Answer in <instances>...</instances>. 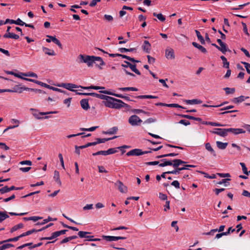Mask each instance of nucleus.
<instances>
[{"mask_svg": "<svg viewBox=\"0 0 250 250\" xmlns=\"http://www.w3.org/2000/svg\"><path fill=\"white\" fill-rule=\"evenodd\" d=\"M23 90H29V88L26 87H20L19 85H16L14 86L13 89H8V92H17L21 93Z\"/></svg>", "mask_w": 250, "mask_h": 250, "instance_id": "1a4fd4ad", "label": "nucleus"}, {"mask_svg": "<svg viewBox=\"0 0 250 250\" xmlns=\"http://www.w3.org/2000/svg\"><path fill=\"white\" fill-rule=\"evenodd\" d=\"M46 37L48 38L46 39V42L48 43L51 42H53L56 44L61 49L62 48V46L60 41L56 38L55 36H52L50 35H47Z\"/></svg>", "mask_w": 250, "mask_h": 250, "instance_id": "39448f33", "label": "nucleus"}, {"mask_svg": "<svg viewBox=\"0 0 250 250\" xmlns=\"http://www.w3.org/2000/svg\"><path fill=\"white\" fill-rule=\"evenodd\" d=\"M80 87H81L82 88L84 89H96V90L104 88V87H100V86H93V85L90 86H88V87L80 86Z\"/></svg>", "mask_w": 250, "mask_h": 250, "instance_id": "a19ab883", "label": "nucleus"}, {"mask_svg": "<svg viewBox=\"0 0 250 250\" xmlns=\"http://www.w3.org/2000/svg\"><path fill=\"white\" fill-rule=\"evenodd\" d=\"M224 89L225 90L227 94H233L235 91L234 88L226 87L224 88Z\"/></svg>", "mask_w": 250, "mask_h": 250, "instance_id": "37998d69", "label": "nucleus"}, {"mask_svg": "<svg viewBox=\"0 0 250 250\" xmlns=\"http://www.w3.org/2000/svg\"><path fill=\"white\" fill-rule=\"evenodd\" d=\"M142 49L144 51L149 53L151 49V44L148 41H145L144 45L142 46Z\"/></svg>", "mask_w": 250, "mask_h": 250, "instance_id": "dca6fc26", "label": "nucleus"}, {"mask_svg": "<svg viewBox=\"0 0 250 250\" xmlns=\"http://www.w3.org/2000/svg\"><path fill=\"white\" fill-rule=\"evenodd\" d=\"M80 104H81V105L82 107L84 110H87L90 108V106H89V104H88V101L86 99H82L80 101Z\"/></svg>", "mask_w": 250, "mask_h": 250, "instance_id": "f3484780", "label": "nucleus"}, {"mask_svg": "<svg viewBox=\"0 0 250 250\" xmlns=\"http://www.w3.org/2000/svg\"><path fill=\"white\" fill-rule=\"evenodd\" d=\"M153 15L154 17H156L161 21H164L166 20L165 17L161 13L157 14L154 12L153 13Z\"/></svg>", "mask_w": 250, "mask_h": 250, "instance_id": "ea45409f", "label": "nucleus"}, {"mask_svg": "<svg viewBox=\"0 0 250 250\" xmlns=\"http://www.w3.org/2000/svg\"><path fill=\"white\" fill-rule=\"evenodd\" d=\"M100 92H101L102 93L108 94V95H113V96H114L115 97H118V98H123V99L124 98V96H125L123 95L122 94L113 93H112L111 92H109V91H108L107 90L101 91Z\"/></svg>", "mask_w": 250, "mask_h": 250, "instance_id": "393cba45", "label": "nucleus"}, {"mask_svg": "<svg viewBox=\"0 0 250 250\" xmlns=\"http://www.w3.org/2000/svg\"><path fill=\"white\" fill-rule=\"evenodd\" d=\"M119 89L120 90L123 91H138V89L136 87H120L119 88Z\"/></svg>", "mask_w": 250, "mask_h": 250, "instance_id": "c9c22d12", "label": "nucleus"}, {"mask_svg": "<svg viewBox=\"0 0 250 250\" xmlns=\"http://www.w3.org/2000/svg\"><path fill=\"white\" fill-rule=\"evenodd\" d=\"M136 98L143 99H157V96L152 95H140L136 97Z\"/></svg>", "mask_w": 250, "mask_h": 250, "instance_id": "2f4dec72", "label": "nucleus"}, {"mask_svg": "<svg viewBox=\"0 0 250 250\" xmlns=\"http://www.w3.org/2000/svg\"><path fill=\"white\" fill-rule=\"evenodd\" d=\"M195 32L196 34L198 39L200 41V42L202 44H204L205 43V40L204 39L202 36L201 35L200 32L197 30H195Z\"/></svg>", "mask_w": 250, "mask_h": 250, "instance_id": "72a5a7b5", "label": "nucleus"}, {"mask_svg": "<svg viewBox=\"0 0 250 250\" xmlns=\"http://www.w3.org/2000/svg\"><path fill=\"white\" fill-rule=\"evenodd\" d=\"M227 132H230L234 134V135H238L241 133H245L246 131L242 128H227Z\"/></svg>", "mask_w": 250, "mask_h": 250, "instance_id": "ddd939ff", "label": "nucleus"}, {"mask_svg": "<svg viewBox=\"0 0 250 250\" xmlns=\"http://www.w3.org/2000/svg\"><path fill=\"white\" fill-rule=\"evenodd\" d=\"M117 130L118 127L115 126L110 129V130L108 131H104L103 133L106 134H114L117 132Z\"/></svg>", "mask_w": 250, "mask_h": 250, "instance_id": "4c0bfd02", "label": "nucleus"}, {"mask_svg": "<svg viewBox=\"0 0 250 250\" xmlns=\"http://www.w3.org/2000/svg\"><path fill=\"white\" fill-rule=\"evenodd\" d=\"M55 181L60 185L61 186L62 183L60 179V174L59 172L57 170H55L54 171V174L53 177Z\"/></svg>", "mask_w": 250, "mask_h": 250, "instance_id": "cd10ccee", "label": "nucleus"}, {"mask_svg": "<svg viewBox=\"0 0 250 250\" xmlns=\"http://www.w3.org/2000/svg\"><path fill=\"white\" fill-rule=\"evenodd\" d=\"M116 149L115 148H111L105 150L106 155L115 153L117 151Z\"/></svg>", "mask_w": 250, "mask_h": 250, "instance_id": "09e8293b", "label": "nucleus"}, {"mask_svg": "<svg viewBox=\"0 0 250 250\" xmlns=\"http://www.w3.org/2000/svg\"><path fill=\"white\" fill-rule=\"evenodd\" d=\"M9 188L7 186H5L3 187L2 188L0 189V193L1 194H3L5 193H7L9 192Z\"/></svg>", "mask_w": 250, "mask_h": 250, "instance_id": "3c124183", "label": "nucleus"}, {"mask_svg": "<svg viewBox=\"0 0 250 250\" xmlns=\"http://www.w3.org/2000/svg\"><path fill=\"white\" fill-rule=\"evenodd\" d=\"M128 122L131 125L135 126L140 125L142 120L138 116L133 115L129 117Z\"/></svg>", "mask_w": 250, "mask_h": 250, "instance_id": "20e7f679", "label": "nucleus"}, {"mask_svg": "<svg viewBox=\"0 0 250 250\" xmlns=\"http://www.w3.org/2000/svg\"><path fill=\"white\" fill-rule=\"evenodd\" d=\"M147 58L148 59V62L149 64L154 63L155 62V59L152 57H151L149 55L147 56Z\"/></svg>", "mask_w": 250, "mask_h": 250, "instance_id": "bf43d9fd", "label": "nucleus"}, {"mask_svg": "<svg viewBox=\"0 0 250 250\" xmlns=\"http://www.w3.org/2000/svg\"><path fill=\"white\" fill-rule=\"evenodd\" d=\"M185 102L187 104H201L202 103V101H201L200 100H198V99L186 100H185Z\"/></svg>", "mask_w": 250, "mask_h": 250, "instance_id": "a878e982", "label": "nucleus"}, {"mask_svg": "<svg viewBox=\"0 0 250 250\" xmlns=\"http://www.w3.org/2000/svg\"><path fill=\"white\" fill-rule=\"evenodd\" d=\"M115 102L123 103V102L122 100L109 96H108V98H106L105 101H104L103 103L105 106L112 108Z\"/></svg>", "mask_w": 250, "mask_h": 250, "instance_id": "f03ea898", "label": "nucleus"}, {"mask_svg": "<svg viewBox=\"0 0 250 250\" xmlns=\"http://www.w3.org/2000/svg\"><path fill=\"white\" fill-rule=\"evenodd\" d=\"M244 96H241L239 97L234 98L231 100V102L234 104H238L240 103L243 102L245 100Z\"/></svg>", "mask_w": 250, "mask_h": 250, "instance_id": "bb28decb", "label": "nucleus"}, {"mask_svg": "<svg viewBox=\"0 0 250 250\" xmlns=\"http://www.w3.org/2000/svg\"><path fill=\"white\" fill-rule=\"evenodd\" d=\"M230 181V179L227 178V179H223L221 181L218 182L217 184L219 185H222L223 184H224L226 186H228V184H227V182Z\"/></svg>", "mask_w": 250, "mask_h": 250, "instance_id": "6e6d98bb", "label": "nucleus"}, {"mask_svg": "<svg viewBox=\"0 0 250 250\" xmlns=\"http://www.w3.org/2000/svg\"><path fill=\"white\" fill-rule=\"evenodd\" d=\"M161 161L164 163L165 167L167 166H172L173 167V162H172V160H167L166 159H164L161 160Z\"/></svg>", "mask_w": 250, "mask_h": 250, "instance_id": "58836bf2", "label": "nucleus"}, {"mask_svg": "<svg viewBox=\"0 0 250 250\" xmlns=\"http://www.w3.org/2000/svg\"><path fill=\"white\" fill-rule=\"evenodd\" d=\"M124 63L128 64L129 65V67L131 69V70L135 72L137 75H140L141 73L136 68V64H132L130 62H127V61H124Z\"/></svg>", "mask_w": 250, "mask_h": 250, "instance_id": "2eb2a0df", "label": "nucleus"}, {"mask_svg": "<svg viewBox=\"0 0 250 250\" xmlns=\"http://www.w3.org/2000/svg\"><path fill=\"white\" fill-rule=\"evenodd\" d=\"M172 162H173V167H177L180 165H184L187 163L186 162L178 159L173 160Z\"/></svg>", "mask_w": 250, "mask_h": 250, "instance_id": "5701e85b", "label": "nucleus"}, {"mask_svg": "<svg viewBox=\"0 0 250 250\" xmlns=\"http://www.w3.org/2000/svg\"><path fill=\"white\" fill-rule=\"evenodd\" d=\"M228 144L227 143H222L220 141L216 142L217 146L219 149H225L227 147Z\"/></svg>", "mask_w": 250, "mask_h": 250, "instance_id": "c756f323", "label": "nucleus"}, {"mask_svg": "<svg viewBox=\"0 0 250 250\" xmlns=\"http://www.w3.org/2000/svg\"><path fill=\"white\" fill-rule=\"evenodd\" d=\"M167 107H177V108H180L182 109H186L185 107L177 104H167Z\"/></svg>", "mask_w": 250, "mask_h": 250, "instance_id": "c03bdc74", "label": "nucleus"}, {"mask_svg": "<svg viewBox=\"0 0 250 250\" xmlns=\"http://www.w3.org/2000/svg\"><path fill=\"white\" fill-rule=\"evenodd\" d=\"M198 172L201 173V174H205V177H206V178H209V179H214V178H216V175L215 174H212V175L211 176H209L208 175L207 173L203 172V171H198Z\"/></svg>", "mask_w": 250, "mask_h": 250, "instance_id": "de8ad7c7", "label": "nucleus"}, {"mask_svg": "<svg viewBox=\"0 0 250 250\" xmlns=\"http://www.w3.org/2000/svg\"><path fill=\"white\" fill-rule=\"evenodd\" d=\"M128 106H129V105L125 103L124 102H123V103H118V102H114L112 108L120 109L123 107H128Z\"/></svg>", "mask_w": 250, "mask_h": 250, "instance_id": "aec40b11", "label": "nucleus"}, {"mask_svg": "<svg viewBox=\"0 0 250 250\" xmlns=\"http://www.w3.org/2000/svg\"><path fill=\"white\" fill-rule=\"evenodd\" d=\"M242 24L243 25V31L244 32H245V33L248 36H250V34L248 31V29H247V25L244 22H242Z\"/></svg>", "mask_w": 250, "mask_h": 250, "instance_id": "680f3d73", "label": "nucleus"}, {"mask_svg": "<svg viewBox=\"0 0 250 250\" xmlns=\"http://www.w3.org/2000/svg\"><path fill=\"white\" fill-rule=\"evenodd\" d=\"M202 124L204 125H208L214 126H225L224 125L215 123V122H203Z\"/></svg>", "mask_w": 250, "mask_h": 250, "instance_id": "7c9ffc66", "label": "nucleus"}, {"mask_svg": "<svg viewBox=\"0 0 250 250\" xmlns=\"http://www.w3.org/2000/svg\"><path fill=\"white\" fill-rule=\"evenodd\" d=\"M159 197L160 199L162 200H166L167 199V195L162 193H159Z\"/></svg>", "mask_w": 250, "mask_h": 250, "instance_id": "774afa93", "label": "nucleus"}, {"mask_svg": "<svg viewBox=\"0 0 250 250\" xmlns=\"http://www.w3.org/2000/svg\"><path fill=\"white\" fill-rule=\"evenodd\" d=\"M216 174L221 177L225 178V177H230V175L229 173H217Z\"/></svg>", "mask_w": 250, "mask_h": 250, "instance_id": "e2e57ef3", "label": "nucleus"}, {"mask_svg": "<svg viewBox=\"0 0 250 250\" xmlns=\"http://www.w3.org/2000/svg\"><path fill=\"white\" fill-rule=\"evenodd\" d=\"M104 155V156L106 155V151L105 150H100L96 153H93L92 154L93 156H96V155Z\"/></svg>", "mask_w": 250, "mask_h": 250, "instance_id": "5fc2aeb1", "label": "nucleus"}, {"mask_svg": "<svg viewBox=\"0 0 250 250\" xmlns=\"http://www.w3.org/2000/svg\"><path fill=\"white\" fill-rule=\"evenodd\" d=\"M9 218V215L6 212L0 211V223H1L6 218Z\"/></svg>", "mask_w": 250, "mask_h": 250, "instance_id": "f704fd0d", "label": "nucleus"}, {"mask_svg": "<svg viewBox=\"0 0 250 250\" xmlns=\"http://www.w3.org/2000/svg\"><path fill=\"white\" fill-rule=\"evenodd\" d=\"M23 228V224L22 223H20L17 225L14 226L11 229L10 232L11 233L19 229H22Z\"/></svg>", "mask_w": 250, "mask_h": 250, "instance_id": "473e14b6", "label": "nucleus"}, {"mask_svg": "<svg viewBox=\"0 0 250 250\" xmlns=\"http://www.w3.org/2000/svg\"><path fill=\"white\" fill-rule=\"evenodd\" d=\"M99 126H93L90 128H81L80 129L82 131H93L96 130Z\"/></svg>", "mask_w": 250, "mask_h": 250, "instance_id": "49530a36", "label": "nucleus"}, {"mask_svg": "<svg viewBox=\"0 0 250 250\" xmlns=\"http://www.w3.org/2000/svg\"><path fill=\"white\" fill-rule=\"evenodd\" d=\"M240 165L242 167V170H243V173L245 174H246V175H249V172H248V171L247 170V168L246 167L245 164L244 163H240Z\"/></svg>", "mask_w": 250, "mask_h": 250, "instance_id": "8fccbe9b", "label": "nucleus"}, {"mask_svg": "<svg viewBox=\"0 0 250 250\" xmlns=\"http://www.w3.org/2000/svg\"><path fill=\"white\" fill-rule=\"evenodd\" d=\"M101 0H92L89 4V6L91 7H94L96 5L97 2H100Z\"/></svg>", "mask_w": 250, "mask_h": 250, "instance_id": "69168bd1", "label": "nucleus"}, {"mask_svg": "<svg viewBox=\"0 0 250 250\" xmlns=\"http://www.w3.org/2000/svg\"><path fill=\"white\" fill-rule=\"evenodd\" d=\"M14 247V245L12 244H3L1 246L2 250Z\"/></svg>", "mask_w": 250, "mask_h": 250, "instance_id": "052dcab7", "label": "nucleus"}, {"mask_svg": "<svg viewBox=\"0 0 250 250\" xmlns=\"http://www.w3.org/2000/svg\"><path fill=\"white\" fill-rule=\"evenodd\" d=\"M220 45V46H219V48H218V49L222 53L225 54L227 51L231 52V50L228 48L227 45L225 42H223V44H221Z\"/></svg>", "mask_w": 250, "mask_h": 250, "instance_id": "a211bd4d", "label": "nucleus"}, {"mask_svg": "<svg viewBox=\"0 0 250 250\" xmlns=\"http://www.w3.org/2000/svg\"><path fill=\"white\" fill-rule=\"evenodd\" d=\"M42 49L43 52L46 55L49 56H55L56 55V53L53 49H49L46 47H42Z\"/></svg>", "mask_w": 250, "mask_h": 250, "instance_id": "6ab92c4d", "label": "nucleus"}, {"mask_svg": "<svg viewBox=\"0 0 250 250\" xmlns=\"http://www.w3.org/2000/svg\"><path fill=\"white\" fill-rule=\"evenodd\" d=\"M220 58L223 62V67H224L226 68H229V62H228L227 61L226 58L225 57H224V56H221L220 57Z\"/></svg>", "mask_w": 250, "mask_h": 250, "instance_id": "e433bc0d", "label": "nucleus"}, {"mask_svg": "<svg viewBox=\"0 0 250 250\" xmlns=\"http://www.w3.org/2000/svg\"><path fill=\"white\" fill-rule=\"evenodd\" d=\"M58 156H59V158L60 159V162L61 163V165H62V168L63 169H64L65 167H64V162H63V159L62 155V154L61 153H60V154H59Z\"/></svg>", "mask_w": 250, "mask_h": 250, "instance_id": "0e129e2a", "label": "nucleus"}, {"mask_svg": "<svg viewBox=\"0 0 250 250\" xmlns=\"http://www.w3.org/2000/svg\"><path fill=\"white\" fill-rule=\"evenodd\" d=\"M91 234V232H88V231H80L78 234L79 235V236L80 237V238H87V240L89 239H90V238H92L94 237L93 236H89V235H87V234Z\"/></svg>", "mask_w": 250, "mask_h": 250, "instance_id": "4468645a", "label": "nucleus"}, {"mask_svg": "<svg viewBox=\"0 0 250 250\" xmlns=\"http://www.w3.org/2000/svg\"><path fill=\"white\" fill-rule=\"evenodd\" d=\"M212 133L218 135L222 137H225L227 135V128H214L213 131H210Z\"/></svg>", "mask_w": 250, "mask_h": 250, "instance_id": "423d86ee", "label": "nucleus"}, {"mask_svg": "<svg viewBox=\"0 0 250 250\" xmlns=\"http://www.w3.org/2000/svg\"><path fill=\"white\" fill-rule=\"evenodd\" d=\"M150 151H142V149L139 148H135L131 150L126 153V155L127 156H140L148 153H150Z\"/></svg>", "mask_w": 250, "mask_h": 250, "instance_id": "7ed1b4c3", "label": "nucleus"}, {"mask_svg": "<svg viewBox=\"0 0 250 250\" xmlns=\"http://www.w3.org/2000/svg\"><path fill=\"white\" fill-rule=\"evenodd\" d=\"M155 121H156V119H154V118H148L147 120H146L144 122V123L145 124H150L151 123L155 122Z\"/></svg>", "mask_w": 250, "mask_h": 250, "instance_id": "338daca9", "label": "nucleus"}, {"mask_svg": "<svg viewBox=\"0 0 250 250\" xmlns=\"http://www.w3.org/2000/svg\"><path fill=\"white\" fill-rule=\"evenodd\" d=\"M61 235H62V234L60 230H59V231H57L53 232L51 234V236L50 237H42L40 238V240H50L54 239L60 236Z\"/></svg>", "mask_w": 250, "mask_h": 250, "instance_id": "f8f14e48", "label": "nucleus"}, {"mask_svg": "<svg viewBox=\"0 0 250 250\" xmlns=\"http://www.w3.org/2000/svg\"><path fill=\"white\" fill-rule=\"evenodd\" d=\"M205 147L207 150L209 151L214 156H216V154L213 149L212 148L210 144L209 143H206Z\"/></svg>", "mask_w": 250, "mask_h": 250, "instance_id": "c85d7f7f", "label": "nucleus"}, {"mask_svg": "<svg viewBox=\"0 0 250 250\" xmlns=\"http://www.w3.org/2000/svg\"><path fill=\"white\" fill-rule=\"evenodd\" d=\"M115 186L118 188L119 190L122 193H126L127 192V188L124 185L123 183L120 180L117 181Z\"/></svg>", "mask_w": 250, "mask_h": 250, "instance_id": "6e6552de", "label": "nucleus"}, {"mask_svg": "<svg viewBox=\"0 0 250 250\" xmlns=\"http://www.w3.org/2000/svg\"><path fill=\"white\" fill-rule=\"evenodd\" d=\"M58 86L60 87H62L68 90L74 92H76L77 90H74L73 88L79 87V86H78L77 85L69 83H62L61 84L59 85ZM79 87H80V86H79Z\"/></svg>", "mask_w": 250, "mask_h": 250, "instance_id": "0eeeda50", "label": "nucleus"}, {"mask_svg": "<svg viewBox=\"0 0 250 250\" xmlns=\"http://www.w3.org/2000/svg\"><path fill=\"white\" fill-rule=\"evenodd\" d=\"M90 96H92L94 97L98 98L101 99L105 100L106 99V98H108V96H106L103 94H99L96 93H89Z\"/></svg>", "mask_w": 250, "mask_h": 250, "instance_id": "b1692460", "label": "nucleus"}, {"mask_svg": "<svg viewBox=\"0 0 250 250\" xmlns=\"http://www.w3.org/2000/svg\"><path fill=\"white\" fill-rule=\"evenodd\" d=\"M78 59L79 63H86L89 67L92 66L95 61H98V62H100L99 64L100 65L105 64L103 59L100 57L80 54L78 56Z\"/></svg>", "mask_w": 250, "mask_h": 250, "instance_id": "f257e3e1", "label": "nucleus"}, {"mask_svg": "<svg viewBox=\"0 0 250 250\" xmlns=\"http://www.w3.org/2000/svg\"><path fill=\"white\" fill-rule=\"evenodd\" d=\"M165 56L167 59H174L175 58L174 50L171 48H167Z\"/></svg>", "mask_w": 250, "mask_h": 250, "instance_id": "9d476101", "label": "nucleus"}, {"mask_svg": "<svg viewBox=\"0 0 250 250\" xmlns=\"http://www.w3.org/2000/svg\"><path fill=\"white\" fill-rule=\"evenodd\" d=\"M15 34L11 32H8V33H6L3 35V37L4 38H11L13 39Z\"/></svg>", "mask_w": 250, "mask_h": 250, "instance_id": "4d7b16f0", "label": "nucleus"}, {"mask_svg": "<svg viewBox=\"0 0 250 250\" xmlns=\"http://www.w3.org/2000/svg\"><path fill=\"white\" fill-rule=\"evenodd\" d=\"M104 18L105 20H106V21H109V22L112 21L113 20V18L112 16H111V15H106V14L104 15Z\"/></svg>", "mask_w": 250, "mask_h": 250, "instance_id": "864d4df0", "label": "nucleus"}, {"mask_svg": "<svg viewBox=\"0 0 250 250\" xmlns=\"http://www.w3.org/2000/svg\"><path fill=\"white\" fill-rule=\"evenodd\" d=\"M15 24L21 25V26H23L25 25V22L22 21L20 19H18L17 20L15 21Z\"/></svg>", "mask_w": 250, "mask_h": 250, "instance_id": "603ef678", "label": "nucleus"}, {"mask_svg": "<svg viewBox=\"0 0 250 250\" xmlns=\"http://www.w3.org/2000/svg\"><path fill=\"white\" fill-rule=\"evenodd\" d=\"M21 74L26 77H32L36 78L38 77L37 75L33 72L21 73Z\"/></svg>", "mask_w": 250, "mask_h": 250, "instance_id": "79ce46f5", "label": "nucleus"}, {"mask_svg": "<svg viewBox=\"0 0 250 250\" xmlns=\"http://www.w3.org/2000/svg\"><path fill=\"white\" fill-rule=\"evenodd\" d=\"M103 238L107 241H117L120 239H125L126 237L122 236H113L103 235Z\"/></svg>", "mask_w": 250, "mask_h": 250, "instance_id": "9b49d317", "label": "nucleus"}, {"mask_svg": "<svg viewBox=\"0 0 250 250\" xmlns=\"http://www.w3.org/2000/svg\"><path fill=\"white\" fill-rule=\"evenodd\" d=\"M118 137L117 136H115L112 138H96V141L95 143H96V145L100 143H104L106 141L115 139L117 138Z\"/></svg>", "mask_w": 250, "mask_h": 250, "instance_id": "412c9836", "label": "nucleus"}, {"mask_svg": "<svg viewBox=\"0 0 250 250\" xmlns=\"http://www.w3.org/2000/svg\"><path fill=\"white\" fill-rule=\"evenodd\" d=\"M192 44L196 48H198L200 51H201L203 53H206L207 51L206 49L203 47V46L199 44L198 43L195 42H192Z\"/></svg>", "mask_w": 250, "mask_h": 250, "instance_id": "4be33fe9", "label": "nucleus"}, {"mask_svg": "<svg viewBox=\"0 0 250 250\" xmlns=\"http://www.w3.org/2000/svg\"><path fill=\"white\" fill-rule=\"evenodd\" d=\"M57 218H53L51 217L50 216H48L47 219H44L43 222L41 223V225H44L48 222L52 221H56Z\"/></svg>", "mask_w": 250, "mask_h": 250, "instance_id": "a18cd8bd", "label": "nucleus"}, {"mask_svg": "<svg viewBox=\"0 0 250 250\" xmlns=\"http://www.w3.org/2000/svg\"><path fill=\"white\" fill-rule=\"evenodd\" d=\"M171 185L173 186H174L175 188H180V183L179 182L177 181V180H175L174 181H173L171 183Z\"/></svg>", "mask_w": 250, "mask_h": 250, "instance_id": "13d9d810", "label": "nucleus"}]
</instances>
